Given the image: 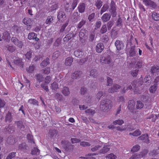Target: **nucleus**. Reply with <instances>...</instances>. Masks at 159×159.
<instances>
[{
  "label": "nucleus",
  "mask_w": 159,
  "mask_h": 159,
  "mask_svg": "<svg viewBox=\"0 0 159 159\" xmlns=\"http://www.w3.org/2000/svg\"><path fill=\"white\" fill-rule=\"evenodd\" d=\"M112 105L111 101L106 99L101 101L100 105V109L103 111L106 110L111 108Z\"/></svg>",
  "instance_id": "nucleus-1"
},
{
  "label": "nucleus",
  "mask_w": 159,
  "mask_h": 159,
  "mask_svg": "<svg viewBox=\"0 0 159 159\" xmlns=\"http://www.w3.org/2000/svg\"><path fill=\"white\" fill-rule=\"evenodd\" d=\"M11 40L14 45L20 48H21L24 46L23 42L19 40L16 37H13L11 38Z\"/></svg>",
  "instance_id": "nucleus-2"
},
{
  "label": "nucleus",
  "mask_w": 159,
  "mask_h": 159,
  "mask_svg": "<svg viewBox=\"0 0 159 159\" xmlns=\"http://www.w3.org/2000/svg\"><path fill=\"white\" fill-rule=\"evenodd\" d=\"M111 9L110 12L113 17H115L116 16V8L115 3L114 2L112 1L111 2Z\"/></svg>",
  "instance_id": "nucleus-3"
},
{
  "label": "nucleus",
  "mask_w": 159,
  "mask_h": 159,
  "mask_svg": "<svg viewBox=\"0 0 159 159\" xmlns=\"http://www.w3.org/2000/svg\"><path fill=\"white\" fill-rule=\"evenodd\" d=\"M57 17L58 21L60 22H64L66 19L65 12L62 11H60L58 12Z\"/></svg>",
  "instance_id": "nucleus-4"
},
{
  "label": "nucleus",
  "mask_w": 159,
  "mask_h": 159,
  "mask_svg": "<svg viewBox=\"0 0 159 159\" xmlns=\"http://www.w3.org/2000/svg\"><path fill=\"white\" fill-rule=\"evenodd\" d=\"M147 154V153H145L144 152H142L139 153H136L133 154L129 159H137L141 158L145 156Z\"/></svg>",
  "instance_id": "nucleus-5"
},
{
  "label": "nucleus",
  "mask_w": 159,
  "mask_h": 159,
  "mask_svg": "<svg viewBox=\"0 0 159 159\" xmlns=\"http://www.w3.org/2000/svg\"><path fill=\"white\" fill-rule=\"evenodd\" d=\"M138 138L139 140H141L143 142L147 144L150 143L148 135L147 134H142L141 136L139 137Z\"/></svg>",
  "instance_id": "nucleus-6"
},
{
  "label": "nucleus",
  "mask_w": 159,
  "mask_h": 159,
  "mask_svg": "<svg viewBox=\"0 0 159 159\" xmlns=\"http://www.w3.org/2000/svg\"><path fill=\"white\" fill-rule=\"evenodd\" d=\"M115 45L117 50L123 49L124 47V45L121 41L117 40L116 41Z\"/></svg>",
  "instance_id": "nucleus-7"
},
{
  "label": "nucleus",
  "mask_w": 159,
  "mask_h": 159,
  "mask_svg": "<svg viewBox=\"0 0 159 159\" xmlns=\"http://www.w3.org/2000/svg\"><path fill=\"white\" fill-rule=\"evenodd\" d=\"M100 62L102 63L107 64H110L112 61V60L110 56L105 57H102L100 59Z\"/></svg>",
  "instance_id": "nucleus-8"
},
{
  "label": "nucleus",
  "mask_w": 159,
  "mask_h": 159,
  "mask_svg": "<svg viewBox=\"0 0 159 159\" xmlns=\"http://www.w3.org/2000/svg\"><path fill=\"white\" fill-rule=\"evenodd\" d=\"M61 144L64 149L66 151H68L69 146L71 145L69 141L65 140H62L61 142Z\"/></svg>",
  "instance_id": "nucleus-9"
},
{
  "label": "nucleus",
  "mask_w": 159,
  "mask_h": 159,
  "mask_svg": "<svg viewBox=\"0 0 159 159\" xmlns=\"http://www.w3.org/2000/svg\"><path fill=\"white\" fill-rule=\"evenodd\" d=\"M85 31L84 30H81L79 33V36L80 37V40L82 43L84 42L85 41Z\"/></svg>",
  "instance_id": "nucleus-10"
},
{
  "label": "nucleus",
  "mask_w": 159,
  "mask_h": 159,
  "mask_svg": "<svg viewBox=\"0 0 159 159\" xmlns=\"http://www.w3.org/2000/svg\"><path fill=\"white\" fill-rule=\"evenodd\" d=\"M111 15L110 14L105 13L103 14L101 17L102 21L103 22H106L108 21L110 19Z\"/></svg>",
  "instance_id": "nucleus-11"
},
{
  "label": "nucleus",
  "mask_w": 159,
  "mask_h": 159,
  "mask_svg": "<svg viewBox=\"0 0 159 159\" xmlns=\"http://www.w3.org/2000/svg\"><path fill=\"white\" fill-rule=\"evenodd\" d=\"M37 34L34 32L30 33L28 34V38L29 40H33L38 41L39 39L37 37Z\"/></svg>",
  "instance_id": "nucleus-12"
},
{
  "label": "nucleus",
  "mask_w": 159,
  "mask_h": 159,
  "mask_svg": "<svg viewBox=\"0 0 159 159\" xmlns=\"http://www.w3.org/2000/svg\"><path fill=\"white\" fill-rule=\"evenodd\" d=\"M2 38L7 42H9L11 39L10 33L7 31L4 32L3 34Z\"/></svg>",
  "instance_id": "nucleus-13"
},
{
  "label": "nucleus",
  "mask_w": 159,
  "mask_h": 159,
  "mask_svg": "<svg viewBox=\"0 0 159 159\" xmlns=\"http://www.w3.org/2000/svg\"><path fill=\"white\" fill-rule=\"evenodd\" d=\"M104 45L103 43H99L96 46V51L98 53H101L104 49Z\"/></svg>",
  "instance_id": "nucleus-14"
},
{
  "label": "nucleus",
  "mask_w": 159,
  "mask_h": 159,
  "mask_svg": "<svg viewBox=\"0 0 159 159\" xmlns=\"http://www.w3.org/2000/svg\"><path fill=\"white\" fill-rule=\"evenodd\" d=\"M121 86L119 85L116 84H114L113 86L111 89H108V92L109 93H114L116 92L117 90L120 89Z\"/></svg>",
  "instance_id": "nucleus-15"
},
{
  "label": "nucleus",
  "mask_w": 159,
  "mask_h": 159,
  "mask_svg": "<svg viewBox=\"0 0 159 159\" xmlns=\"http://www.w3.org/2000/svg\"><path fill=\"white\" fill-rule=\"evenodd\" d=\"M82 74L81 71H76L71 75V77L73 79H77L80 77Z\"/></svg>",
  "instance_id": "nucleus-16"
},
{
  "label": "nucleus",
  "mask_w": 159,
  "mask_h": 159,
  "mask_svg": "<svg viewBox=\"0 0 159 159\" xmlns=\"http://www.w3.org/2000/svg\"><path fill=\"white\" fill-rule=\"evenodd\" d=\"M143 2L146 6L153 7L155 5V3L151 0H143Z\"/></svg>",
  "instance_id": "nucleus-17"
},
{
  "label": "nucleus",
  "mask_w": 159,
  "mask_h": 159,
  "mask_svg": "<svg viewBox=\"0 0 159 159\" xmlns=\"http://www.w3.org/2000/svg\"><path fill=\"white\" fill-rule=\"evenodd\" d=\"M85 4L84 3H80L78 6V9L80 13H82L85 11Z\"/></svg>",
  "instance_id": "nucleus-18"
},
{
  "label": "nucleus",
  "mask_w": 159,
  "mask_h": 159,
  "mask_svg": "<svg viewBox=\"0 0 159 159\" xmlns=\"http://www.w3.org/2000/svg\"><path fill=\"white\" fill-rule=\"evenodd\" d=\"M12 120V117L11 116V113L9 111L5 117V121L6 122H11Z\"/></svg>",
  "instance_id": "nucleus-19"
},
{
  "label": "nucleus",
  "mask_w": 159,
  "mask_h": 159,
  "mask_svg": "<svg viewBox=\"0 0 159 159\" xmlns=\"http://www.w3.org/2000/svg\"><path fill=\"white\" fill-rule=\"evenodd\" d=\"M135 105V103L134 100H130L128 102V109L130 110H133L134 108Z\"/></svg>",
  "instance_id": "nucleus-20"
},
{
  "label": "nucleus",
  "mask_w": 159,
  "mask_h": 159,
  "mask_svg": "<svg viewBox=\"0 0 159 159\" xmlns=\"http://www.w3.org/2000/svg\"><path fill=\"white\" fill-rule=\"evenodd\" d=\"M74 54L76 57L81 58L83 55V52L81 50L78 49L74 51Z\"/></svg>",
  "instance_id": "nucleus-21"
},
{
  "label": "nucleus",
  "mask_w": 159,
  "mask_h": 159,
  "mask_svg": "<svg viewBox=\"0 0 159 159\" xmlns=\"http://www.w3.org/2000/svg\"><path fill=\"white\" fill-rule=\"evenodd\" d=\"M15 123L16 124L18 128H20L22 131H24L25 129V126L23 125L22 121H16L15 122Z\"/></svg>",
  "instance_id": "nucleus-22"
},
{
  "label": "nucleus",
  "mask_w": 159,
  "mask_h": 159,
  "mask_svg": "<svg viewBox=\"0 0 159 159\" xmlns=\"http://www.w3.org/2000/svg\"><path fill=\"white\" fill-rule=\"evenodd\" d=\"M31 20L30 18L26 17L24 18L23 20V23L28 26H30L31 25Z\"/></svg>",
  "instance_id": "nucleus-23"
},
{
  "label": "nucleus",
  "mask_w": 159,
  "mask_h": 159,
  "mask_svg": "<svg viewBox=\"0 0 159 159\" xmlns=\"http://www.w3.org/2000/svg\"><path fill=\"white\" fill-rule=\"evenodd\" d=\"M58 132L55 129H52L49 130V134L50 135L49 137L52 138L56 136Z\"/></svg>",
  "instance_id": "nucleus-24"
},
{
  "label": "nucleus",
  "mask_w": 159,
  "mask_h": 159,
  "mask_svg": "<svg viewBox=\"0 0 159 159\" xmlns=\"http://www.w3.org/2000/svg\"><path fill=\"white\" fill-rule=\"evenodd\" d=\"M157 88V84H155L149 88V90L150 93H155Z\"/></svg>",
  "instance_id": "nucleus-25"
},
{
  "label": "nucleus",
  "mask_w": 159,
  "mask_h": 159,
  "mask_svg": "<svg viewBox=\"0 0 159 159\" xmlns=\"http://www.w3.org/2000/svg\"><path fill=\"white\" fill-rule=\"evenodd\" d=\"M73 61V58L71 57H69L66 59L65 64L66 66H70Z\"/></svg>",
  "instance_id": "nucleus-26"
},
{
  "label": "nucleus",
  "mask_w": 159,
  "mask_h": 159,
  "mask_svg": "<svg viewBox=\"0 0 159 159\" xmlns=\"http://www.w3.org/2000/svg\"><path fill=\"white\" fill-rule=\"evenodd\" d=\"M152 17L153 20L155 21L159 20V14L156 12L153 11L152 13Z\"/></svg>",
  "instance_id": "nucleus-27"
},
{
  "label": "nucleus",
  "mask_w": 159,
  "mask_h": 159,
  "mask_svg": "<svg viewBox=\"0 0 159 159\" xmlns=\"http://www.w3.org/2000/svg\"><path fill=\"white\" fill-rule=\"evenodd\" d=\"M28 102L30 104L37 106H39V102L35 99L30 98L28 100Z\"/></svg>",
  "instance_id": "nucleus-28"
},
{
  "label": "nucleus",
  "mask_w": 159,
  "mask_h": 159,
  "mask_svg": "<svg viewBox=\"0 0 159 159\" xmlns=\"http://www.w3.org/2000/svg\"><path fill=\"white\" fill-rule=\"evenodd\" d=\"M159 70V67L157 66H153L151 67V73L153 74L158 71Z\"/></svg>",
  "instance_id": "nucleus-29"
},
{
  "label": "nucleus",
  "mask_w": 159,
  "mask_h": 159,
  "mask_svg": "<svg viewBox=\"0 0 159 159\" xmlns=\"http://www.w3.org/2000/svg\"><path fill=\"white\" fill-rule=\"evenodd\" d=\"M151 77L149 75H146L144 79V81L146 84L148 85H149L151 82Z\"/></svg>",
  "instance_id": "nucleus-30"
},
{
  "label": "nucleus",
  "mask_w": 159,
  "mask_h": 159,
  "mask_svg": "<svg viewBox=\"0 0 159 159\" xmlns=\"http://www.w3.org/2000/svg\"><path fill=\"white\" fill-rule=\"evenodd\" d=\"M49 63V60L48 58H47L46 59L43 60L41 63V66L42 67H44L47 66L48 65Z\"/></svg>",
  "instance_id": "nucleus-31"
},
{
  "label": "nucleus",
  "mask_w": 159,
  "mask_h": 159,
  "mask_svg": "<svg viewBox=\"0 0 159 159\" xmlns=\"http://www.w3.org/2000/svg\"><path fill=\"white\" fill-rule=\"evenodd\" d=\"M26 138L29 142L30 143H35V142L33 139V136L32 135L30 134H28L27 135Z\"/></svg>",
  "instance_id": "nucleus-32"
},
{
  "label": "nucleus",
  "mask_w": 159,
  "mask_h": 159,
  "mask_svg": "<svg viewBox=\"0 0 159 159\" xmlns=\"http://www.w3.org/2000/svg\"><path fill=\"white\" fill-rule=\"evenodd\" d=\"M111 38L113 39H115L117 37L118 31L113 30L111 32Z\"/></svg>",
  "instance_id": "nucleus-33"
},
{
  "label": "nucleus",
  "mask_w": 159,
  "mask_h": 159,
  "mask_svg": "<svg viewBox=\"0 0 159 159\" xmlns=\"http://www.w3.org/2000/svg\"><path fill=\"white\" fill-rule=\"evenodd\" d=\"M141 134V131L139 129H137L133 133H130L129 135H133L134 136L137 137L140 135Z\"/></svg>",
  "instance_id": "nucleus-34"
},
{
  "label": "nucleus",
  "mask_w": 159,
  "mask_h": 159,
  "mask_svg": "<svg viewBox=\"0 0 159 159\" xmlns=\"http://www.w3.org/2000/svg\"><path fill=\"white\" fill-rule=\"evenodd\" d=\"M73 33H69L67 34L64 38L63 40L65 42H67L71 39L73 37Z\"/></svg>",
  "instance_id": "nucleus-35"
},
{
  "label": "nucleus",
  "mask_w": 159,
  "mask_h": 159,
  "mask_svg": "<svg viewBox=\"0 0 159 159\" xmlns=\"http://www.w3.org/2000/svg\"><path fill=\"white\" fill-rule=\"evenodd\" d=\"M62 92L64 95L68 96L70 94L69 88L66 87H64Z\"/></svg>",
  "instance_id": "nucleus-36"
},
{
  "label": "nucleus",
  "mask_w": 159,
  "mask_h": 159,
  "mask_svg": "<svg viewBox=\"0 0 159 159\" xmlns=\"http://www.w3.org/2000/svg\"><path fill=\"white\" fill-rule=\"evenodd\" d=\"M109 7V6L107 4H104L100 11V14L102 15L103 12L106 11Z\"/></svg>",
  "instance_id": "nucleus-37"
},
{
  "label": "nucleus",
  "mask_w": 159,
  "mask_h": 159,
  "mask_svg": "<svg viewBox=\"0 0 159 159\" xmlns=\"http://www.w3.org/2000/svg\"><path fill=\"white\" fill-rule=\"evenodd\" d=\"M12 30L14 33H19L21 30L20 28L16 25H14L12 27Z\"/></svg>",
  "instance_id": "nucleus-38"
},
{
  "label": "nucleus",
  "mask_w": 159,
  "mask_h": 159,
  "mask_svg": "<svg viewBox=\"0 0 159 159\" xmlns=\"http://www.w3.org/2000/svg\"><path fill=\"white\" fill-rule=\"evenodd\" d=\"M58 88V84L54 82L51 84V89L52 90H56Z\"/></svg>",
  "instance_id": "nucleus-39"
},
{
  "label": "nucleus",
  "mask_w": 159,
  "mask_h": 159,
  "mask_svg": "<svg viewBox=\"0 0 159 159\" xmlns=\"http://www.w3.org/2000/svg\"><path fill=\"white\" fill-rule=\"evenodd\" d=\"M7 142L9 144H12L15 142V140L13 137H9L7 139Z\"/></svg>",
  "instance_id": "nucleus-40"
},
{
  "label": "nucleus",
  "mask_w": 159,
  "mask_h": 159,
  "mask_svg": "<svg viewBox=\"0 0 159 159\" xmlns=\"http://www.w3.org/2000/svg\"><path fill=\"white\" fill-rule=\"evenodd\" d=\"M14 62L15 64L19 66H21L23 65V63L22 62V59H18L15 60Z\"/></svg>",
  "instance_id": "nucleus-41"
},
{
  "label": "nucleus",
  "mask_w": 159,
  "mask_h": 159,
  "mask_svg": "<svg viewBox=\"0 0 159 159\" xmlns=\"http://www.w3.org/2000/svg\"><path fill=\"white\" fill-rule=\"evenodd\" d=\"M40 153V150L37 148L34 147L32 150L31 154L32 155H39Z\"/></svg>",
  "instance_id": "nucleus-42"
},
{
  "label": "nucleus",
  "mask_w": 159,
  "mask_h": 159,
  "mask_svg": "<svg viewBox=\"0 0 159 159\" xmlns=\"http://www.w3.org/2000/svg\"><path fill=\"white\" fill-rule=\"evenodd\" d=\"M53 20L52 16H49L47 17L45 23L49 25L52 23Z\"/></svg>",
  "instance_id": "nucleus-43"
},
{
  "label": "nucleus",
  "mask_w": 159,
  "mask_h": 159,
  "mask_svg": "<svg viewBox=\"0 0 159 159\" xmlns=\"http://www.w3.org/2000/svg\"><path fill=\"white\" fill-rule=\"evenodd\" d=\"M144 106L143 103L140 101H138L136 104V108L137 109H141Z\"/></svg>",
  "instance_id": "nucleus-44"
},
{
  "label": "nucleus",
  "mask_w": 159,
  "mask_h": 159,
  "mask_svg": "<svg viewBox=\"0 0 159 159\" xmlns=\"http://www.w3.org/2000/svg\"><path fill=\"white\" fill-rule=\"evenodd\" d=\"M102 2L100 0H98L95 2V6L97 8L99 9L102 5Z\"/></svg>",
  "instance_id": "nucleus-45"
},
{
  "label": "nucleus",
  "mask_w": 159,
  "mask_h": 159,
  "mask_svg": "<svg viewBox=\"0 0 159 159\" xmlns=\"http://www.w3.org/2000/svg\"><path fill=\"white\" fill-rule=\"evenodd\" d=\"M140 146L138 145H136L133 147L132 149L131 150V151L132 152H137L139 150Z\"/></svg>",
  "instance_id": "nucleus-46"
},
{
  "label": "nucleus",
  "mask_w": 159,
  "mask_h": 159,
  "mask_svg": "<svg viewBox=\"0 0 159 159\" xmlns=\"http://www.w3.org/2000/svg\"><path fill=\"white\" fill-rule=\"evenodd\" d=\"M36 77L37 80L39 82V83L42 81L43 78V76L42 75L40 74H38L36 75Z\"/></svg>",
  "instance_id": "nucleus-47"
},
{
  "label": "nucleus",
  "mask_w": 159,
  "mask_h": 159,
  "mask_svg": "<svg viewBox=\"0 0 159 159\" xmlns=\"http://www.w3.org/2000/svg\"><path fill=\"white\" fill-rule=\"evenodd\" d=\"M34 69V65L30 66L29 67H27L26 69L28 73H31L33 72Z\"/></svg>",
  "instance_id": "nucleus-48"
},
{
  "label": "nucleus",
  "mask_w": 159,
  "mask_h": 159,
  "mask_svg": "<svg viewBox=\"0 0 159 159\" xmlns=\"http://www.w3.org/2000/svg\"><path fill=\"white\" fill-rule=\"evenodd\" d=\"M129 54L130 57H134L136 55V52L134 48H131L129 51Z\"/></svg>",
  "instance_id": "nucleus-49"
},
{
  "label": "nucleus",
  "mask_w": 159,
  "mask_h": 159,
  "mask_svg": "<svg viewBox=\"0 0 159 159\" xmlns=\"http://www.w3.org/2000/svg\"><path fill=\"white\" fill-rule=\"evenodd\" d=\"M90 76L96 78L97 76V70L95 69L92 70L90 71Z\"/></svg>",
  "instance_id": "nucleus-50"
},
{
  "label": "nucleus",
  "mask_w": 159,
  "mask_h": 159,
  "mask_svg": "<svg viewBox=\"0 0 159 159\" xmlns=\"http://www.w3.org/2000/svg\"><path fill=\"white\" fill-rule=\"evenodd\" d=\"M60 55V52L59 51H57L55 52L52 56V58L55 60Z\"/></svg>",
  "instance_id": "nucleus-51"
},
{
  "label": "nucleus",
  "mask_w": 159,
  "mask_h": 159,
  "mask_svg": "<svg viewBox=\"0 0 159 159\" xmlns=\"http://www.w3.org/2000/svg\"><path fill=\"white\" fill-rule=\"evenodd\" d=\"M124 123V121L123 120L120 119L116 120L113 122V124L114 125L118 124L120 125H121Z\"/></svg>",
  "instance_id": "nucleus-52"
},
{
  "label": "nucleus",
  "mask_w": 159,
  "mask_h": 159,
  "mask_svg": "<svg viewBox=\"0 0 159 159\" xmlns=\"http://www.w3.org/2000/svg\"><path fill=\"white\" fill-rule=\"evenodd\" d=\"M85 111L86 113L92 115H94L95 112L94 110H93L91 109L86 110Z\"/></svg>",
  "instance_id": "nucleus-53"
},
{
  "label": "nucleus",
  "mask_w": 159,
  "mask_h": 159,
  "mask_svg": "<svg viewBox=\"0 0 159 159\" xmlns=\"http://www.w3.org/2000/svg\"><path fill=\"white\" fill-rule=\"evenodd\" d=\"M138 71L139 70L137 69L133 70L130 72V74L133 77H136L138 75Z\"/></svg>",
  "instance_id": "nucleus-54"
},
{
  "label": "nucleus",
  "mask_w": 159,
  "mask_h": 159,
  "mask_svg": "<svg viewBox=\"0 0 159 159\" xmlns=\"http://www.w3.org/2000/svg\"><path fill=\"white\" fill-rule=\"evenodd\" d=\"M48 84H46V83L44 82L42 83L41 85V87L46 92L49 91L48 87L47 85Z\"/></svg>",
  "instance_id": "nucleus-55"
},
{
  "label": "nucleus",
  "mask_w": 159,
  "mask_h": 159,
  "mask_svg": "<svg viewBox=\"0 0 159 159\" xmlns=\"http://www.w3.org/2000/svg\"><path fill=\"white\" fill-rule=\"evenodd\" d=\"M110 150V148H108V146H105L103 147L102 150L101 151V152L102 153H105L107 152Z\"/></svg>",
  "instance_id": "nucleus-56"
},
{
  "label": "nucleus",
  "mask_w": 159,
  "mask_h": 159,
  "mask_svg": "<svg viewBox=\"0 0 159 159\" xmlns=\"http://www.w3.org/2000/svg\"><path fill=\"white\" fill-rule=\"evenodd\" d=\"M7 50L11 52H13L15 51L16 50L15 48L13 46L7 45L6 46Z\"/></svg>",
  "instance_id": "nucleus-57"
},
{
  "label": "nucleus",
  "mask_w": 159,
  "mask_h": 159,
  "mask_svg": "<svg viewBox=\"0 0 159 159\" xmlns=\"http://www.w3.org/2000/svg\"><path fill=\"white\" fill-rule=\"evenodd\" d=\"M61 39H60L58 38L55 42L54 45L55 47H58L61 44Z\"/></svg>",
  "instance_id": "nucleus-58"
},
{
  "label": "nucleus",
  "mask_w": 159,
  "mask_h": 159,
  "mask_svg": "<svg viewBox=\"0 0 159 159\" xmlns=\"http://www.w3.org/2000/svg\"><path fill=\"white\" fill-rule=\"evenodd\" d=\"M106 157L109 159H115L116 158V156L114 154L111 153L108 154L107 156Z\"/></svg>",
  "instance_id": "nucleus-59"
},
{
  "label": "nucleus",
  "mask_w": 159,
  "mask_h": 159,
  "mask_svg": "<svg viewBox=\"0 0 159 159\" xmlns=\"http://www.w3.org/2000/svg\"><path fill=\"white\" fill-rule=\"evenodd\" d=\"M16 153L15 152H12L9 154L7 157L6 159H11L15 156Z\"/></svg>",
  "instance_id": "nucleus-60"
},
{
  "label": "nucleus",
  "mask_w": 159,
  "mask_h": 159,
  "mask_svg": "<svg viewBox=\"0 0 159 159\" xmlns=\"http://www.w3.org/2000/svg\"><path fill=\"white\" fill-rule=\"evenodd\" d=\"M122 19L120 17H119L117 20V21L116 22V25L118 27L121 26L122 25Z\"/></svg>",
  "instance_id": "nucleus-61"
},
{
  "label": "nucleus",
  "mask_w": 159,
  "mask_h": 159,
  "mask_svg": "<svg viewBox=\"0 0 159 159\" xmlns=\"http://www.w3.org/2000/svg\"><path fill=\"white\" fill-rule=\"evenodd\" d=\"M107 31V27L106 25L102 26L100 30V33L103 34L106 33Z\"/></svg>",
  "instance_id": "nucleus-62"
},
{
  "label": "nucleus",
  "mask_w": 159,
  "mask_h": 159,
  "mask_svg": "<svg viewBox=\"0 0 159 159\" xmlns=\"http://www.w3.org/2000/svg\"><path fill=\"white\" fill-rule=\"evenodd\" d=\"M26 144L25 143H22L19 146V149L23 150L26 149Z\"/></svg>",
  "instance_id": "nucleus-63"
},
{
  "label": "nucleus",
  "mask_w": 159,
  "mask_h": 159,
  "mask_svg": "<svg viewBox=\"0 0 159 159\" xmlns=\"http://www.w3.org/2000/svg\"><path fill=\"white\" fill-rule=\"evenodd\" d=\"M80 145L84 147H85L86 146H89L91 145V144L89 142L83 141L80 143Z\"/></svg>",
  "instance_id": "nucleus-64"
}]
</instances>
